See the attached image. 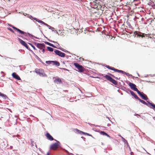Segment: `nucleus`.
Listing matches in <instances>:
<instances>
[{
    "label": "nucleus",
    "mask_w": 155,
    "mask_h": 155,
    "mask_svg": "<svg viewBox=\"0 0 155 155\" xmlns=\"http://www.w3.org/2000/svg\"><path fill=\"white\" fill-rule=\"evenodd\" d=\"M106 67L107 68L110 70H112L113 71H114V68H111L109 66H106Z\"/></svg>",
    "instance_id": "22"
},
{
    "label": "nucleus",
    "mask_w": 155,
    "mask_h": 155,
    "mask_svg": "<svg viewBox=\"0 0 155 155\" xmlns=\"http://www.w3.org/2000/svg\"><path fill=\"white\" fill-rule=\"evenodd\" d=\"M137 99L138 100L140 101V102H141V101H143V100H141V99H140L139 97H138V99Z\"/></svg>",
    "instance_id": "31"
},
{
    "label": "nucleus",
    "mask_w": 155,
    "mask_h": 155,
    "mask_svg": "<svg viewBox=\"0 0 155 155\" xmlns=\"http://www.w3.org/2000/svg\"><path fill=\"white\" fill-rule=\"evenodd\" d=\"M80 133H82L83 134H86V133L83 132L82 131H80Z\"/></svg>",
    "instance_id": "30"
},
{
    "label": "nucleus",
    "mask_w": 155,
    "mask_h": 155,
    "mask_svg": "<svg viewBox=\"0 0 155 155\" xmlns=\"http://www.w3.org/2000/svg\"><path fill=\"white\" fill-rule=\"evenodd\" d=\"M127 74V75L130 76V74H128H128H127L126 73V74Z\"/></svg>",
    "instance_id": "34"
},
{
    "label": "nucleus",
    "mask_w": 155,
    "mask_h": 155,
    "mask_svg": "<svg viewBox=\"0 0 155 155\" xmlns=\"http://www.w3.org/2000/svg\"><path fill=\"white\" fill-rule=\"evenodd\" d=\"M51 62L53 63V65H56L57 66H58L60 65L59 63L57 61H52Z\"/></svg>",
    "instance_id": "11"
},
{
    "label": "nucleus",
    "mask_w": 155,
    "mask_h": 155,
    "mask_svg": "<svg viewBox=\"0 0 155 155\" xmlns=\"http://www.w3.org/2000/svg\"><path fill=\"white\" fill-rule=\"evenodd\" d=\"M49 41L50 42H53L54 43H56V45L57 47H58L59 46V44L58 43H57L56 42H54V41H52L51 40H50V41Z\"/></svg>",
    "instance_id": "23"
},
{
    "label": "nucleus",
    "mask_w": 155,
    "mask_h": 155,
    "mask_svg": "<svg viewBox=\"0 0 155 155\" xmlns=\"http://www.w3.org/2000/svg\"><path fill=\"white\" fill-rule=\"evenodd\" d=\"M28 44L30 45L34 49H35V47L32 45L30 43H28Z\"/></svg>",
    "instance_id": "25"
},
{
    "label": "nucleus",
    "mask_w": 155,
    "mask_h": 155,
    "mask_svg": "<svg viewBox=\"0 0 155 155\" xmlns=\"http://www.w3.org/2000/svg\"><path fill=\"white\" fill-rule=\"evenodd\" d=\"M141 103L144 104H145V105H146L148 106L147 104V103H146L144 101H143V100L142 101H141Z\"/></svg>",
    "instance_id": "24"
},
{
    "label": "nucleus",
    "mask_w": 155,
    "mask_h": 155,
    "mask_svg": "<svg viewBox=\"0 0 155 155\" xmlns=\"http://www.w3.org/2000/svg\"><path fill=\"white\" fill-rule=\"evenodd\" d=\"M47 155H49L48 153L47 154Z\"/></svg>",
    "instance_id": "35"
},
{
    "label": "nucleus",
    "mask_w": 155,
    "mask_h": 155,
    "mask_svg": "<svg viewBox=\"0 0 155 155\" xmlns=\"http://www.w3.org/2000/svg\"><path fill=\"white\" fill-rule=\"evenodd\" d=\"M13 28L14 29H15V30H17L20 33L23 34H25V32H24L23 31H22L21 30H20V29H18L17 28H16L13 27Z\"/></svg>",
    "instance_id": "12"
},
{
    "label": "nucleus",
    "mask_w": 155,
    "mask_h": 155,
    "mask_svg": "<svg viewBox=\"0 0 155 155\" xmlns=\"http://www.w3.org/2000/svg\"><path fill=\"white\" fill-rule=\"evenodd\" d=\"M100 134H101L102 135H105L107 136L108 137H110L109 135H108L107 133H105L104 131H101L100 132Z\"/></svg>",
    "instance_id": "15"
},
{
    "label": "nucleus",
    "mask_w": 155,
    "mask_h": 155,
    "mask_svg": "<svg viewBox=\"0 0 155 155\" xmlns=\"http://www.w3.org/2000/svg\"><path fill=\"white\" fill-rule=\"evenodd\" d=\"M59 143V142L58 141L56 143H55L51 145L50 148L51 150H55L58 147Z\"/></svg>",
    "instance_id": "3"
},
{
    "label": "nucleus",
    "mask_w": 155,
    "mask_h": 155,
    "mask_svg": "<svg viewBox=\"0 0 155 155\" xmlns=\"http://www.w3.org/2000/svg\"><path fill=\"white\" fill-rule=\"evenodd\" d=\"M86 134L87 135H88V136H91V137L93 138V137L91 135V134H89L88 133H86Z\"/></svg>",
    "instance_id": "26"
},
{
    "label": "nucleus",
    "mask_w": 155,
    "mask_h": 155,
    "mask_svg": "<svg viewBox=\"0 0 155 155\" xmlns=\"http://www.w3.org/2000/svg\"><path fill=\"white\" fill-rule=\"evenodd\" d=\"M46 136L47 138L50 140H53V137H52L48 133H47L46 134Z\"/></svg>",
    "instance_id": "9"
},
{
    "label": "nucleus",
    "mask_w": 155,
    "mask_h": 155,
    "mask_svg": "<svg viewBox=\"0 0 155 155\" xmlns=\"http://www.w3.org/2000/svg\"><path fill=\"white\" fill-rule=\"evenodd\" d=\"M110 81L114 84H117V82L113 78H112Z\"/></svg>",
    "instance_id": "19"
},
{
    "label": "nucleus",
    "mask_w": 155,
    "mask_h": 155,
    "mask_svg": "<svg viewBox=\"0 0 155 155\" xmlns=\"http://www.w3.org/2000/svg\"><path fill=\"white\" fill-rule=\"evenodd\" d=\"M150 106H149L150 108H152L155 110V105L153 104L148 102Z\"/></svg>",
    "instance_id": "10"
},
{
    "label": "nucleus",
    "mask_w": 155,
    "mask_h": 155,
    "mask_svg": "<svg viewBox=\"0 0 155 155\" xmlns=\"http://www.w3.org/2000/svg\"><path fill=\"white\" fill-rule=\"evenodd\" d=\"M0 96H1L4 99H5L6 97H7L5 95L2 94L1 92H0Z\"/></svg>",
    "instance_id": "20"
},
{
    "label": "nucleus",
    "mask_w": 155,
    "mask_h": 155,
    "mask_svg": "<svg viewBox=\"0 0 155 155\" xmlns=\"http://www.w3.org/2000/svg\"><path fill=\"white\" fill-rule=\"evenodd\" d=\"M114 71H117L118 72L122 73H123V74H126V73L125 72L123 71H122L118 70H117V69H115V68H114Z\"/></svg>",
    "instance_id": "14"
},
{
    "label": "nucleus",
    "mask_w": 155,
    "mask_h": 155,
    "mask_svg": "<svg viewBox=\"0 0 155 155\" xmlns=\"http://www.w3.org/2000/svg\"><path fill=\"white\" fill-rule=\"evenodd\" d=\"M76 130L79 133H80V130H78V129H76Z\"/></svg>",
    "instance_id": "33"
},
{
    "label": "nucleus",
    "mask_w": 155,
    "mask_h": 155,
    "mask_svg": "<svg viewBox=\"0 0 155 155\" xmlns=\"http://www.w3.org/2000/svg\"><path fill=\"white\" fill-rule=\"evenodd\" d=\"M54 51L56 54L61 57H63L65 56V54L64 53L61 52L59 51L56 50Z\"/></svg>",
    "instance_id": "5"
},
{
    "label": "nucleus",
    "mask_w": 155,
    "mask_h": 155,
    "mask_svg": "<svg viewBox=\"0 0 155 155\" xmlns=\"http://www.w3.org/2000/svg\"><path fill=\"white\" fill-rule=\"evenodd\" d=\"M46 62L47 64H50L51 63H52L51 61H46Z\"/></svg>",
    "instance_id": "27"
},
{
    "label": "nucleus",
    "mask_w": 155,
    "mask_h": 155,
    "mask_svg": "<svg viewBox=\"0 0 155 155\" xmlns=\"http://www.w3.org/2000/svg\"><path fill=\"white\" fill-rule=\"evenodd\" d=\"M105 77L106 78V79H107L108 80L110 81L112 78L110 76L108 75H106L105 76Z\"/></svg>",
    "instance_id": "16"
},
{
    "label": "nucleus",
    "mask_w": 155,
    "mask_h": 155,
    "mask_svg": "<svg viewBox=\"0 0 155 155\" xmlns=\"http://www.w3.org/2000/svg\"><path fill=\"white\" fill-rule=\"evenodd\" d=\"M122 139L123 140H125V139L123 137H122Z\"/></svg>",
    "instance_id": "36"
},
{
    "label": "nucleus",
    "mask_w": 155,
    "mask_h": 155,
    "mask_svg": "<svg viewBox=\"0 0 155 155\" xmlns=\"http://www.w3.org/2000/svg\"><path fill=\"white\" fill-rule=\"evenodd\" d=\"M74 65L79 70V72H83V69L82 66L78 64L77 63H74Z\"/></svg>",
    "instance_id": "4"
},
{
    "label": "nucleus",
    "mask_w": 155,
    "mask_h": 155,
    "mask_svg": "<svg viewBox=\"0 0 155 155\" xmlns=\"http://www.w3.org/2000/svg\"><path fill=\"white\" fill-rule=\"evenodd\" d=\"M33 19L35 21H37L38 22V20H39L38 19H37V18H33Z\"/></svg>",
    "instance_id": "29"
},
{
    "label": "nucleus",
    "mask_w": 155,
    "mask_h": 155,
    "mask_svg": "<svg viewBox=\"0 0 155 155\" xmlns=\"http://www.w3.org/2000/svg\"><path fill=\"white\" fill-rule=\"evenodd\" d=\"M12 76L13 78L18 80H21V78L20 77L15 73H12Z\"/></svg>",
    "instance_id": "8"
},
{
    "label": "nucleus",
    "mask_w": 155,
    "mask_h": 155,
    "mask_svg": "<svg viewBox=\"0 0 155 155\" xmlns=\"http://www.w3.org/2000/svg\"><path fill=\"white\" fill-rule=\"evenodd\" d=\"M129 85L132 90L137 91L138 94L143 99L147 100V97L146 95L144 94H143L140 93V92L137 89L136 87V85L130 82L129 83Z\"/></svg>",
    "instance_id": "1"
},
{
    "label": "nucleus",
    "mask_w": 155,
    "mask_h": 155,
    "mask_svg": "<svg viewBox=\"0 0 155 155\" xmlns=\"http://www.w3.org/2000/svg\"><path fill=\"white\" fill-rule=\"evenodd\" d=\"M46 44L50 46H52V47H53L54 48H57V49H60L62 51H64V50H63V49L61 48H60V47H56L55 46H54L52 44H51L48 42H46Z\"/></svg>",
    "instance_id": "7"
},
{
    "label": "nucleus",
    "mask_w": 155,
    "mask_h": 155,
    "mask_svg": "<svg viewBox=\"0 0 155 155\" xmlns=\"http://www.w3.org/2000/svg\"><path fill=\"white\" fill-rule=\"evenodd\" d=\"M38 22H39V23H41L42 24H44V25H45L46 26H48V25L47 24L45 23L43 21L41 20H38Z\"/></svg>",
    "instance_id": "17"
},
{
    "label": "nucleus",
    "mask_w": 155,
    "mask_h": 155,
    "mask_svg": "<svg viewBox=\"0 0 155 155\" xmlns=\"http://www.w3.org/2000/svg\"><path fill=\"white\" fill-rule=\"evenodd\" d=\"M35 72L38 74L40 76L45 77L46 76V75L44 74V71L42 70H40L39 69H36L35 70Z\"/></svg>",
    "instance_id": "2"
},
{
    "label": "nucleus",
    "mask_w": 155,
    "mask_h": 155,
    "mask_svg": "<svg viewBox=\"0 0 155 155\" xmlns=\"http://www.w3.org/2000/svg\"><path fill=\"white\" fill-rule=\"evenodd\" d=\"M130 93L131 94L132 96H133L136 99H137L138 98V96L136 95L133 91H130Z\"/></svg>",
    "instance_id": "13"
},
{
    "label": "nucleus",
    "mask_w": 155,
    "mask_h": 155,
    "mask_svg": "<svg viewBox=\"0 0 155 155\" xmlns=\"http://www.w3.org/2000/svg\"><path fill=\"white\" fill-rule=\"evenodd\" d=\"M18 40L21 45L27 48H28V46L27 44L24 41L19 38H18Z\"/></svg>",
    "instance_id": "6"
},
{
    "label": "nucleus",
    "mask_w": 155,
    "mask_h": 155,
    "mask_svg": "<svg viewBox=\"0 0 155 155\" xmlns=\"http://www.w3.org/2000/svg\"><path fill=\"white\" fill-rule=\"evenodd\" d=\"M47 27H48V28L50 29L51 28V27L49 26V25H48V26H47Z\"/></svg>",
    "instance_id": "32"
},
{
    "label": "nucleus",
    "mask_w": 155,
    "mask_h": 155,
    "mask_svg": "<svg viewBox=\"0 0 155 155\" xmlns=\"http://www.w3.org/2000/svg\"><path fill=\"white\" fill-rule=\"evenodd\" d=\"M64 70H67V71L68 70L67 69H65V68H64Z\"/></svg>",
    "instance_id": "37"
},
{
    "label": "nucleus",
    "mask_w": 155,
    "mask_h": 155,
    "mask_svg": "<svg viewBox=\"0 0 155 155\" xmlns=\"http://www.w3.org/2000/svg\"><path fill=\"white\" fill-rule=\"evenodd\" d=\"M47 49L48 50H49V51H53V48L50 47H47Z\"/></svg>",
    "instance_id": "21"
},
{
    "label": "nucleus",
    "mask_w": 155,
    "mask_h": 155,
    "mask_svg": "<svg viewBox=\"0 0 155 155\" xmlns=\"http://www.w3.org/2000/svg\"><path fill=\"white\" fill-rule=\"evenodd\" d=\"M45 50L44 49H42L41 51H40V52H42L43 53H44L45 52Z\"/></svg>",
    "instance_id": "28"
},
{
    "label": "nucleus",
    "mask_w": 155,
    "mask_h": 155,
    "mask_svg": "<svg viewBox=\"0 0 155 155\" xmlns=\"http://www.w3.org/2000/svg\"><path fill=\"white\" fill-rule=\"evenodd\" d=\"M54 81L55 83L58 84L61 82V80L59 79H57L54 80Z\"/></svg>",
    "instance_id": "18"
}]
</instances>
